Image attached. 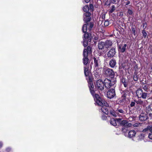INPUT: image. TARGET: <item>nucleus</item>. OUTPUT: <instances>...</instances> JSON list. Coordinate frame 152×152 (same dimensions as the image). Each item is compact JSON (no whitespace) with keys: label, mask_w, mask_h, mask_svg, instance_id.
Listing matches in <instances>:
<instances>
[{"label":"nucleus","mask_w":152,"mask_h":152,"mask_svg":"<svg viewBox=\"0 0 152 152\" xmlns=\"http://www.w3.org/2000/svg\"><path fill=\"white\" fill-rule=\"evenodd\" d=\"M91 13L89 12L85 13L84 14L83 20L86 24H84L82 27V31L85 33L84 36L85 38L88 39L89 41H90L91 39V31L93 26V23L91 22L89 23L88 22L90 21L91 20L90 15Z\"/></svg>","instance_id":"f257e3e1"},{"label":"nucleus","mask_w":152,"mask_h":152,"mask_svg":"<svg viewBox=\"0 0 152 152\" xmlns=\"http://www.w3.org/2000/svg\"><path fill=\"white\" fill-rule=\"evenodd\" d=\"M89 85L88 86L91 93L93 96L95 101L99 105H100L104 104L107 105V103L102 99V98L99 95L95 93V91L93 89L94 86L93 84L92 80L90 77H89V80H88Z\"/></svg>","instance_id":"f03ea898"},{"label":"nucleus","mask_w":152,"mask_h":152,"mask_svg":"<svg viewBox=\"0 0 152 152\" xmlns=\"http://www.w3.org/2000/svg\"><path fill=\"white\" fill-rule=\"evenodd\" d=\"M136 96L138 98H142L144 99H146L148 94L143 91L142 89L138 88L136 91Z\"/></svg>","instance_id":"7ed1b4c3"},{"label":"nucleus","mask_w":152,"mask_h":152,"mask_svg":"<svg viewBox=\"0 0 152 152\" xmlns=\"http://www.w3.org/2000/svg\"><path fill=\"white\" fill-rule=\"evenodd\" d=\"M116 82V80L115 78L111 79L110 80L106 78L105 79L104 81V86L105 88H110L114 85Z\"/></svg>","instance_id":"20e7f679"},{"label":"nucleus","mask_w":152,"mask_h":152,"mask_svg":"<svg viewBox=\"0 0 152 152\" xmlns=\"http://www.w3.org/2000/svg\"><path fill=\"white\" fill-rule=\"evenodd\" d=\"M103 73L106 76L113 77L115 75V73L113 70L108 67H106L103 70Z\"/></svg>","instance_id":"39448f33"},{"label":"nucleus","mask_w":152,"mask_h":152,"mask_svg":"<svg viewBox=\"0 0 152 152\" xmlns=\"http://www.w3.org/2000/svg\"><path fill=\"white\" fill-rule=\"evenodd\" d=\"M116 120L118 122H119L121 126H124V127H130L132 126V124L127 121H121V119L120 118H118Z\"/></svg>","instance_id":"423d86ee"},{"label":"nucleus","mask_w":152,"mask_h":152,"mask_svg":"<svg viewBox=\"0 0 152 152\" xmlns=\"http://www.w3.org/2000/svg\"><path fill=\"white\" fill-rule=\"evenodd\" d=\"M96 87L99 90H102L104 89V84L101 80H98L96 82Z\"/></svg>","instance_id":"0eeeda50"},{"label":"nucleus","mask_w":152,"mask_h":152,"mask_svg":"<svg viewBox=\"0 0 152 152\" xmlns=\"http://www.w3.org/2000/svg\"><path fill=\"white\" fill-rule=\"evenodd\" d=\"M115 95V90L114 89L109 90L107 93V96L109 99L113 98Z\"/></svg>","instance_id":"6e6552de"},{"label":"nucleus","mask_w":152,"mask_h":152,"mask_svg":"<svg viewBox=\"0 0 152 152\" xmlns=\"http://www.w3.org/2000/svg\"><path fill=\"white\" fill-rule=\"evenodd\" d=\"M102 99L107 103V105H104V104L100 105L98 104L97 103V104L98 105L102 107L101 109V110L102 111V112L105 114L107 115L108 114V111L107 107L108 105V104L107 102L105 101H104V100Z\"/></svg>","instance_id":"1a4fd4ad"},{"label":"nucleus","mask_w":152,"mask_h":152,"mask_svg":"<svg viewBox=\"0 0 152 152\" xmlns=\"http://www.w3.org/2000/svg\"><path fill=\"white\" fill-rule=\"evenodd\" d=\"M116 53L115 49L114 48H111L108 52L107 56L108 58L113 57Z\"/></svg>","instance_id":"9d476101"},{"label":"nucleus","mask_w":152,"mask_h":152,"mask_svg":"<svg viewBox=\"0 0 152 152\" xmlns=\"http://www.w3.org/2000/svg\"><path fill=\"white\" fill-rule=\"evenodd\" d=\"M91 53V47L89 46H88L87 48V49H84L83 52L84 58H88V54H90Z\"/></svg>","instance_id":"9b49d317"},{"label":"nucleus","mask_w":152,"mask_h":152,"mask_svg":"<svg viewBox=\"0 0 152 152\" xmlns=\"http://www.w3.org/2000/svg\"><path fill=\"white\" fill-rule=\"evenodd\" d=\"M148 118L147 112L141 113L139 117V119L141 121H145L148 119Z\"/></svg>","instance_id":"f8f14e48"},{"label":"nucleus","mask_w":152,"mask_h":152,"mask_svg":"<svg viewBox=\"0 0 152 152\" xmlns=\"http://www.w3.org/2000/svg\"><path fill=\"white\" fill-rule=\"evenodd\" d=\"M116 114L118 116H121L122 115L125 114V112L123 109H121L120 106L116 109Z\"/></svg>","instance_id":"ddd939ff"},{"label":"nucleus","mask_w":152,"mask_h":152,"mask_svg":"<svg viewBox=\"0 0 152 152\" xmlns=\"http://www.w3.org/2000/svg\"><path fill=\"white\" fill-rule=\"evenodd\" d=\"M94 66L96 68H98L99 66L101 64V61L99 57H95L94 58Z\"/></svg>","instance_id":"4468645a"},{"label":"nucleus","mask_w":152,"mask_h":152,"mask_svg":"<svg viewBox=\"0 0 152 152\" xmlns=\"http://www.w3.org/2000/svg\"><path fill=\"white\" fill-rule=\"evenodd\" d=\"M126 46L127 45L126 44L124 45L122 44H120L118 47L119 51L122 53L124 52Z\"/></svg>","instance_id":"2eb2a0df"},{"label":"nucleus","mask_w":152,"mask_h":152,"mask_svg":"<svg viewBox=\"0 0 152 152\" xmlns=\"http://www.w3.org/2000/svg\"><path fill=\"white\" fill-rule=\"evenodd\" d=\"M121 82L124 85L125 87H128L130 83V82L128 79H126L124 78H122L121 79Z\"/></svg>","instance_id":"dca6fc26"},{"label":"nucleus","mask_w":152,"mask_h":152,"mask_svg":"<svg viewBox=\"0 0 152 152\" xmlns=\"http://www.w3.org/2000/svg\"><path fill=\"white\" fill-rule=\"evenodd\" d=\"M98 47L99 50H102L105 48V42L99 41L98 43Z\"/></svg>","instance_id":"f3484780"},{"label":"nucleus","mask_w":152,"mask_h":152,"mask_svg":"<svg viewBox=\"0 0 152 152\" xmlns=\"http://www.w3.org/2000/svg\"><path fill=\"white\" fill-rule=\"evenodd\" d=\"M104 42L105 43V48L106 49H108L112 45L113 43L111 40H107Z\"/></svg>","instance_id":"a211bd4d"},{"label":"nucleus","mask_w":152,"mask_h":152,"mask_svg":"<svg viewBox=\"0 0 152 152\" xmlns=\"http://www.w3.org/2000/svg\"><path fill=\"white\" fill-rule=\"evenodd\" d=\"M146 110L147 113L148 112L149 113V115L151 117H152V104L147 107Z\"/></svg>","instance_id":"6ab92c4d"},{"label":"nucleus","mask_w":152,"mask_h":152,"mask_svg":"<svg viewBox=\"0 0 152 152\" xmlns=\"http://www.w3.org/2000/svg\"><path fill=\"white\" fill-rule=\"evenodd\" d=\"M116 62L115 59H112L110 60L109 65L112 68H114L116 65Z\"/></svg>","instance_id":"aec40b11"},{"label":"nucleus","mask_w":152,"mask_h":152,"mask_svg":"<svg viewBox=\"0 0 152 152\" xmlns=\"http://www.w3.org/2000/svg\"><path fill=\"white\" fill-rule=\"evenodd\" d=\"M122 97H124L126 98L127 96H130L129 91L127 90H125L123 91L122 93Z\"/></svg>","instance_id":"412c9836"},{"label":"nucleus","mask_w":152,"mask_h":152,"mask_svg":"<svg viewBox=\"0 0 152 152\" xmlns=\"http://www.w3.org/2000/svg\"><path fill=\"white\" fill-rule=\"evenodd\" d=\"M136 134V132L134 130H131L128 133V137L129 138H132L134 137Z\"/></svg>","instance_id":"4be33fe9"},{"label":"nucleus","mask_w":152,"mask_h":152,"mask_svg":"<svg viewBox=\"0 0 152 152\" xmlns=\"http://www.w3.org/2000/svg\"><path fill=\"white\" fill-rule=\"evenodd\" d=\"M116 110H114L112 109L110 111V114L114 117H116L118 116L117 114H116Z\"/></svg>","instance_id":"5701e85b"},{"label":"nucleus","mask_w":152,"mask_h":152,"mask_svg":"<svg viewBox=\"0 0 152 152\" xmlns=\"http://www.w3.org/2000/svg\"><path fill=\"white\" fill-rule=\"evenodd\" d=\"M149 86L147 84H143L142 85V87L143 89L146 92L148 91Z\"/></svg>","instance_id":"b1692460"},{"label":"nucleus","mask_w":152,"mask_h":152,"mask_svg":"<svg viewBox=\"0 0 152 152\" xmlns=\"http://www.w3.org/2000/svg\"><path fill=\"white\" fill-rule=\"evenodd\" d=\"M84 74L86 76H88L90 74V72L88 68L84 67Z\"/></svg>","instance_id":"393cba45"},{"label":"nucleus","mask_w":152,"mask_h":152,"mask_svg":"<svg viewBox=\"0 0 152 152\" xmlns=\"http://www.w3.org/2000/svg\"><path fill=\"white\" fill-rule=\"evenodd\" d=\"M110 123L111 124L114 126H117L116 120L114 118H111L110 120Z\"/></svg>","instance_id":"a878e982"},{"label":"nucleus","mask_w":152,"mask_h":152,"mask_svg":"<svg viewBox=\"0 0 152 152\" xmlns=\"http://www.w3.org/2000/svg\"><path fill=\"white\" fill-rule=\"evenodd\" d=\"M145 136V135L144 134L142 133L140 134L137 137V139L139 140H141L144 139Z\"/></svg>","instance_id":"bb28decb"},{"label":"nucleus","mask_w":152,"mask_h":152,"mask_svg":"<svg viewBox=\"0 0 152 152\" xmlns=\"http://www.w3.org/2000/svg\"><path fill=\"white\" fill-rule=\"evenodd\" d=\"M122 98L121 99L119 100V102L121 104H125L126 103V98L124 97H122Z\"/></svg>","instance_id":"cd10ccee"},{"label":"nucleus","mask_w":152,"mask_h":152,"mask_svg":"<svg viewBox=\"0 0 152 152\" xmlns=\"http://www.w3.org/2000/svg\"><path fill=\"white\" fill-rule=\"evenodd\" d=\"M137 104L142 106L144 105V102L141 99H139L136 102Z\"/></svg>","instance_id":"c85d7f7f"},{"label":"nucleus","mask_w":152,"mask_h":152,"mask_svg":"<svg viewBox=\"0 0 152 152\" xmlns=\"http://www.w3.org/2000/svg\"><path fill=\"white\" fill-rule=\"evenodd\" d=\"M83 11L85 12L86 13H88L89 10V7L88 5H86L84 6L83 8Z\"/></svg>","instance_id":"c756f323"},{"label":"nucleus","mask_w":152,"mask_h":152,"mask_svg":"<svg viewBox=\"0 0 152 152\" xmlns=\"http://www.w3.org/2000/svg\"><path fill=\"white\" fill-rule=\"evenodd\" d=\"M88 61V58H83V62L84 64L87 65Z\"/></svg>","instance_id":"7c9ffc66"},{"label":"nucleus","mask_w":152,"mask_h":152,"mask_svg":"<svg viewBox=\"0 0 152 152\" xmlns=\"http://www.w3.org/2000/svg\"><path fill=\"white\" fill-rule=\"evenodd\" d=\"M120 0H110L109 1L110 4H118Z\"/></svg>","instance_id":"2f4dec72"},{"label":"nucleus","mask_w":152,"mask_h":152,"mask_svg":"<svg viewBox=\"0 0 152 152\" xmlns=\"http://www.w3.org/2000/svg\"><path fill=\"white\" fill-rule=\"evenodd\" d=\"M84 38H85V39H86V40H85V39H84V42H83V46L85 47H86L87 45H88V42H87L88 41L89 42H90V41H88V38H85L84 36ZM91 41H90V42Z\"/></svg>","instance_id":"473e14b6"},{"label":"nucleus","mask_w":152,"mask_h":152,"mask_svg":"<svg viewBox=\"0 0 152 152\" xmlns=\"http://www.w3.org/2000/svg\"><path fill=\"white\" fill-rule=\"evenodd\" d=\"M115 10V7L114 5H112L111 7V9L109 11L110 13H113Z\"/></svg>","instance_id":"72a5a7b5"},{"label":"nucleus","mask_w":152,"mask_h":152,"mask_svg":"<svg viewBox=\"0 0 152 152\" xmlns=\"http://www.w3.org/2000/svg\"><path fill=\"white\" fill-rule=\"evenodd\" d=\"M138 76L137 75L136 73L134 74L133 79L134 81H137L138 80Z\"/></svg>","instance_id":"f704fd0d"},{"label":"nucleus","mask_w":152,"mask_h":152,"mask_svg":"<svg viewBox=\"0 0 152 152\" xmlns=\"http://www.w3.org/2000/svg\"><path fill=\"white\" fill-rule=\"evenodd\" d=\"M142 124L140 123H137L134 124L133 126L134 127H139L142 125Z\"/></svg>","instance_id":"c9c22d12"},{"label":"nucleus","mask_w":152,"mask_h":152,"mask_svg":"<svg viewBox=\"0 0 152 152\" xmlns=\"http://www.w3.org/2000/svg\"><path fill=\"white\" fill-rule=\"evenodd\" d=\"M132 32H133L134 35V36H135L136 34L135 33L136 30L135 27H134V26H132Z\"/></svg>","instance_id":"e433bc0d"},{"label":"nucleus","mask_w":152,"mask_h":152,"mask_svg":"<svg viewBox=\"0 0 152 152\" xmlns=\"http://www.w3.org/2000/svg\"><path fill=\"white\" fill-rule=\"evenodd\" d=\"M135 104V101H131V103L130 104V105L131 107H133L134 106Z\"/></svg>","instance_id":"4c0bfd02"},{"label":"nucleus","mask_w":152,"mask_h":152,"mask_svg":"<svg viewBox=\"0 0 152 152\" xmlns=\"http://www.w3.org/2000/svg\"><path fill=\"white\" fill-rule=\"evenodd\" d=\"M133 13V12L132 11L130 10V9H128V11H127V14H129V15H131Z\"/></svg>","instance_id":"58836bf2"},{"label":"nucleus","mask_w":152,"mask_h":152,"mask_svg":"<svg viewBox=\"0 0 152 152\" xmlns=\"http://www.w3.org/2000/svg\"><path fill=\"white\" fill-rule=\"evenodd\" d=\"M142 34H143V36L144 37V38H145L147 36V33L145 30L142 31Z\"/></svg>","instance_id":"ea45409f"},{"label":"nucleus","mask_w":152,"mask_h":152,"mask_svg":"<svg viewBox=\"0 0 152 152\" xmlns=\"http://www.w3.org/2000/svg\"><path fill=\"white\" fill-rule=\"evenodd\" d=\"M104 24L105 26H107L109 25V21L107 20H104Z\"/></svg>","instance_id":"a19ab883"},{"label":"nucleus","mask_w":152,"mask_h":152,"mask_svg":"<svg viewBox=\"0 0 152 152\" xmlns=\"http://www.w3.org/2000/svg\"><path fill=\"white\" fill-rule=\"evenodd\" d=\"M151 132L149 133L148 137L151 139L152 140V131H150Z\"/></svg>","instance_id":"79ce46f5"},{"label":"nucleus","mask_w":152,"mask_h":152,"mask_svg":"<svg viewBox=\"0 0 152 152\" xmlns=\"http://www.w3.org/2000/svg\"><path fill=\"white\" fill-rule=\"evenodd\" d=\"M130 2L129 1H127L125 3V7H126V5H127L129 4H130Z\"/></svg>","instance_id":"37998d69"},{"label":"nucleus","mask_w":152,"mask_h":152,"mask_svg":"<svg viewBox=\"0 0 152 152\" xmlns=\"http://www.w3.org/2000/svg\"><path fill=\"white\" fill-rule=\"evenodd\" d=\"M94 8L93 5L92 4H90L89 5V8L90 10H92Z\"/></svg>","instance_id":"c03bdc74"},{"label":"nucleus","mask_w":152,"mask_h":152,"mask_svg":"<svg viewBox=\"0 0 152 152\" xmlns=\"http://www.w3.org/2000/svg\"><path fill=\"white\" fill-rule=\"evenodd\" d=\"M148 127L149 126H148L147 128L144 129L143 130V132H146L148 130H149V129L148 128Z\"/></svg>","instance_id":"a18cd8bd"},{"label":"nucleus","mask_w":152,"mask_h":152,"mask_svg":"<svg viewBox=\"0 0 152 152\" xmlns=\"http://www.w3.org/2000/svg\"><path fill=\"white\" fill-rule=\"evenodd\" d=\"M150 131H152V126H149L148 127Z\"/></svg>","instance_id":"49530a36"},{"label":"nucleus","mask_w":152,"mask_h":152,"mask_svg":"<svg viewBox=\"0 0 152 152\" xmlns=\"http://www.w3.org/2000/svg\"><path fill=\"white\" fill-rule=\"evenodd\" d=\"M105 13H103L102 15V19H105Z\"/></svg>","instance_id":"de8ad7c7"},{"label":"nucleus","mask_w":152,"mask_h":152,"mask_svg":"<svg viewBox=\"0 0 152 152\" xmlns=\"http://www.w3.org/2000/svg\"><path fill=\"white\" fill-rule=\"evenodd\" d=\"M106 118L105 115H103L102 117V118L103 119H105Z\"/></svg>","instance_id":"09e8293b"},{"label":"nucleus","mask_w":152,"mask_h":152,"mask_svg":"<svg viewBox=\"0 0 152 152\" xmlns=\"http://www.w3.org/2000/svg\"><path fill=\"white\" fill-rule=\"evenodd\" d=\"M85 1L86 3H88L90 1V0H85Z\"/></svg>","instance_id":"8fccbe9b"},{"label":"nucleus","mask_w":152,"mask_h":152,"mask_svg":"<svg viewBox=\"0 0 152 152\" xmlns=\"http://www.w3.org/2000/svg\"><path fill=\"white\" fill-rule=\"evenodd\" d=\"M2 143L1 142H0V148H1L2 146Z\"/></svg>","instance_id":"3c124183"},{"label":"nucleus","mask_w":152,"mask_h":152,"mask_svg":"<svg viewBox=\"0 0 152 152\" xmlns=\"http://www.w3.org/2000/svg\"><path fill=\"white\" fill-rule=\"evenodd\" d=\"M111 4H110V3L108 4V6H110Z\"/></svg>","instance_id":"603ef678"},{"label":"nucleus","mask_w":152,"mask_h":152,"mask_svg":"<svg viewBox=\"0 0 152 152\" xmlns=\"http://www.w3.org/2000/svg\"><path fill=\"white\" fill-rule=\"evenodd\" d=\"M129 0H124V1H129Z\"/></svg>","instance_id":"864d4df0"},{"label":"nucleus","mask_w":152,"mask_h":152,"mask_svg":"<svg viewBox=\"0 0 152 152\" xmlns=\"http://www.w3.org/2000/svg\"><path fill=\"white\" fill-rule=\"evenodd\" d=\"M122 129H123V131H124V129L123 128Z\"/></svg>","instance_id":"5fc2aeb1"},{"label":"nucleus","mask_w":152,"mask_h":152,"mask_svg":"<svg viewBox=\"0 0 152 152\" xmlns=\"http://www.w3.org/2000/svg\"><path fill=\"white\" fill-rule=\"evenodd\" d=\"M7 151H8V149H7Z\"/></svg>","instance_id":"6e6d98bb"},{"label":"nucleus","mask_w":152,"mask_h":152,"mask_svg":"<svg viewBox=\"0 0 152 152\" xmlns=\"http://www.w3.org/2000/svg\"><path fill=\"white\" fill-rule=\"evenodd\" d=\"M151 69H152V67H151Z\"/></svg>","instance_id":"4d7b16f0"}]
</instances>
